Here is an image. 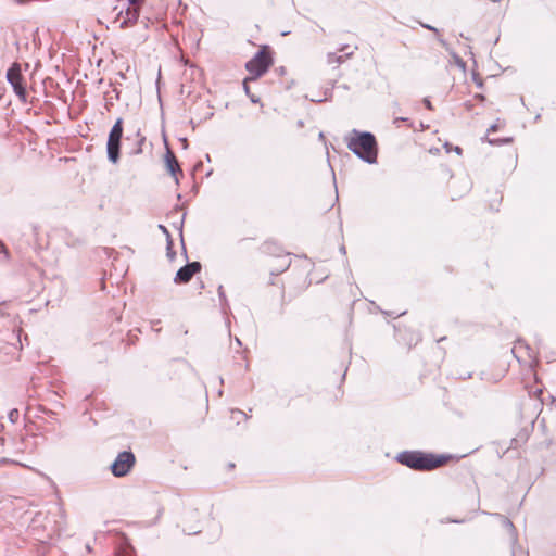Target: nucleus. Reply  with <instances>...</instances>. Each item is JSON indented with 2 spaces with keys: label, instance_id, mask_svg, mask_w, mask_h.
<instances>
[{
  "label": "nucleus",
  "instance_id": "nucleus-1",
  "mask_svg": "<svg viewBox=\"0 0 556 556\" xmlns=\"http://www.w3.org/2000/svg\"><path fill=\"white\" fill-rule=\"evenodd\" d=\"M451 455L425 453L421 451H403L395 457L400 464L417 471H429L445 465Z\"/></svg>",
  "mask_w": 556,
  "mask_h": 556
},
{
  "label": "nucleus",
  "instance_id": "nucleus-2",
  "mask_svg": "<svg viewBox=\"0 0 556 556\" xmlns=\"http://www.w3.org/2000/svg\"><path fill=\"white\" fill-rule=\"evenodd\" d=\"M345 140L349 150L358 159L367 164L377 163L378 144L372 132L353 129L350 136L345 137Z\"/></svg>",
  "mask_w": 556,
  "mask_h": 556
},
{
  "label": "nucleus",
  "instance_id": "nucleus-3",
  "mask_svg": "<svg viewBox=\"0 0 556 556\" xmlns=\"http://www.w3.org/2000/svg\"><path fill=\"white\" fill-rule=\"evenodd\" d=\"M273 56L270 49L265 46L260 49L254 56L245 63V70L251 74L252 80L258 79L271 66Z\"/></svg>",
  "mask_w": 556,
  "mask_h": 556
},
{
  "label": "nucleus",
  "instance_id": "nucleus-4",
  "mask_svg": "<svg viewBox=\"0 0 556 556\" xmlns=\"http://www.w3.org/2000/svg\"><path fill=\"white\" fill-rule=\"evenodd\" d=\"M123 132V118L118 117L112 126L106 141L108 160L113 164H116L121 157V144Z\"/></svg>",
  "mask_w": 556,
  "mask_h": 556
},
{
  "label": "nucleus",
  "instance_id": "nucleus-5",
  "mask_svg": "<svg viewBox=\"0 0 556 556\" xmlns=\"http://www.w3.org/2000/svg\"><path fill=\"white\" fill-rule=\"evenodd\" d=\"M136 464L135 454L131 451L119 452L110 466L112 475L116 478L127 476Z\"/></svg>",
  "mask_w": 556,
  "mask_h": 556
},
{
  "label": "nucleus",
  "instance_id": "nucleus-6",
  "mask_svg": "<svg viewBox=\"0 0 556 556\" xmlns=\"http://www.w3.org/2000/svg\"><path fill=\"white\" fill-rule=\"evenodd\" d=\"M7 80L21 101L26 102L27 90L22 75L21 65L14 62L7 72Z\"/></svg>",
  "mask_w": 556,
  "mask_h": 556
},
{
  "label": "nucleus",
  "instance_id": "nucleus-7",
  "mask_svg": "<svg viewBox=\"0 0 556 556\" xmlns=\"http://www.w3.org/2000/svg\"><path fill=\"white\" fill-rule=\"evenodd\" d=\"M201 268L202 265L198 261L187 263L177 270L174 282L177 285L189 282L197 273H200Z\"/></svg>",
  "mask_w": 556,
  "mask_h": 556
},
{
  "label": "nucleus",
  "instance_id": "nucleus-8",
  "mask_svg": "<svg viewBox=\"0 0 556 556\" xmlns=\"http://www.w3.org/2000/svg\"><path fill=\"white\" fill-rule=\"evenodd\" d=\"M139 17V8L127 7L124 11H121L116 17V22H119V28H127L132 26Z\"/></svg>",
  "mask_w": 556,
  "mask_h": 556
},
{
  "label": "nucleus",
  "instance_id": "nucleus-9",
  "mask_svg": "<svg viewBox=\"0 0 556 556\" xmlns=\"http://www.w3.org/2000/svg\"><path fill=\"white\" fill-rule=\"evenodd\" d=\"M165 165L168 173L175 178L176 184H178L179 180L177 174L182 175V170L175 154L169 149H167L165 154Z\"/></svg>",
  "mask_w": 556,
  "mask_h": 556
},
{
  "label": "nucleus",
  "instance_id": "nucleus-10",
  "mask_svg": "<svg viewBox=\"0 0 556 556\" xmlns=\"http://www.w3.org/2000/svg\"><path fill=\"white\" fill-rule=\"evenodd\" d=\"M495 516L497 518H500L502 526L509 532L511 540L515 543L517 541V534H516V528H515L514 523L511 522V520L503 515H500V514H495Z\"/></svg>",
  "mask_w": 556,
  "mask_h": 556
},
{
  "label": "nucleus",
  "instance_id": "nucleus-11",
  "mask_svg": "<svg viewBox=\"0 0 556 556\" xmlns=\"http://www.w3.org/2000/svg\"><path fill=\"white\" fill-rule=\"evenodd\" d=\"M353 51L345 52L343 55H338L334 52L327 53V63L328 64H342L346 59L351 58L353 55Z\"/></svg>",
  "mask_w": 556,
  "mask_h": 556
},
{
  "label": "nucleus",
  "instance_id": "nucleus-12",
  "mask_svg": "<svg viewBox=\"0 0 556 556\" xmlns=\"http://www.w3.org/2000/svg\"><path fill=\"white\" fill-rule=\"evenodd\" d=\"M251 79L250 78H245L243 80V89H244V92L245 94L250 98L251 102L253 103H258L260 102V98L257 96H255L254 93H252V91H250V88H249V85L248 83L250 81Z\"/></svg>",
  "mask_w": 556,
  "mask_h": 556
},
{
  "label": "nucleus",
  "instance_id": "nucleus-13",
  "mask_svg": "<svg viewBox=\"0 0 556 556\" xmlns=\"http://www.w3.org/2000/svg\"><path fill=\"white\" fill-rule=\"evenodd\" d=\"M166 254H167V257L172 261L174 260L176 253L175 251L173 250V240H166Z\"/></svg>",
  "mask_w": 556,
  "mask_h": 556
},
{
  "label": "nucleus",
  "instance_id": "nucleus-14",
  "mask_svg": "<svg viewBox=\"0 0 556 556\" xmlns=\"http://www.w3.org/2000/svg\"><path fill=\"white\" fill-rule=\"evenodd\" d=\"M405 122L409 127H413V122H410L407 117H395L393 119V124L399 127L400 123Z\"/></svg>",
  "mask_w": 556,
  "mask_h": 556
},
{
  "label": "nucleus",
  "instance_id": "nucleus-15",
  "mask_svg": "<svg viewBox=\"0 0 556 556\" xmlns=\"http://www.w3.org/2000/svg\"><path fill=\"white\" fill-rule=\"evenodd\" d=\"M489 142L491 144H497V143H509L511 142V138H505V139H501V140H497V139H490Z\"/></svg>",
  "mask_w": 556,
  "mask_h": 556
},
{
  "label": "nucleus",
  "instance_id": "nucleus-16",
  "mask_svg": "<svg viewBox=\"0 0 556 556\" xmlns=\"http://www.w3.org/2000/svg\"><path fill=\"white\" fill-rule=\"evenodd\" d=\"M159 229L161 230V232H163L166 236V240H170L172 239L168 229L164 225L160 224L159 225Z\"/></svg>",
  "mask_w": 556,
  "mask_h": 556
},
{
  "label": "nucleus",
  "instance_id": "nucleus-17",
  "mask_svg": "<svg viewBox=\"0 0 556 556\" xmlns=\"http://www.w3.org/2000/svg\"><path fill=\"white\" fill-rule=\"evenodd\" d=\"M218 296H219L223 305H224V303H227L226 295H225V292H224V289L222 286H219V288H218Z\"/></svg>",
  "mask_w": 556,
  "mask_h": 556
},
{
  "label": "nucleus",
  "instance_id": "nucleus-18",
  "mask_svg": "<svg viewBox=\"0 0 556 556\" xmlns=\"http://www.w3.org/2000/svg\"><path fill=\"white\" fill-rule=\"evenodd\" d=\"M231 415H232L233 419L236 418V415H240V416H242L245 419L248 418V415L244 412L240 410V409H232L231 410Z\"/></svg>",
  "mask_w": 556,
  "mask_h": 556
},
{
  "label": "nucleus",
  "instance_id": "nucleus-19",
  "mask_svg": "<svg viewBox=\"0 0 556 556\" xmlns=\"http://www.w3.org/2000/svg\"><path fill=\"white\" fill-rule=\"evenodd\" d=\"M18 417V410L17 409H12L10 413H9V418L12 422H14L16 420V418Z\"/></svg>",
  "mask_w": 556,
  "mask_h": 556
},
{
  "label": "nucleus",
  "instance_id": "nucleus-20",
  "mask_svg": "<svg viewBox=\"0 0 556 556\" xmlns=\"http://www.w3.org/2000/svg\"><path fill=\"white\" fill-rule=\"evenodd\" d=\"M422 103H424V105H425L428 110H433L432 103H431V101L429 100V98H425V99L422 100Z\"/></svg>",
  "mask_w": 556,
  "mask_h": 556
},
{
  "label": "nucleus",
  "instance_id": "nucleus-21",
  "mask_svg": "<svg viewBox=\"0 0 556 556\" xmlns=\"http://www.w3.org/2000/svg\"><path fill=\"white\" fill-rule=\"evenodd\" d=\"M129 5L128 7H137L139 8L140 0H128Z\"/></svg>",
  "mask_w": 556,
  "mask_h": 556
},
{
  "label": "nucleus",
  "instance_id": "nucleus-22",
  "mask_svg": "<svg viewBox=\"0 0 556 556\" xmlns=\"http://www.w3.org/2000/svg\"><path fill=\"white\" fill-rule=\"evenodd\" d=\"M421 26H422L424 28H427V29H429V30L433 31V33H438V29H437L435 27H433V26L429 25V24H421Z\"/></svg>",
  "mask_w": 556,
  "mask_h": 556
},
{
  "label": "nucleus",
  "instance_id": "nucleus-23",
  "mask_svg": "<svg viewBox=\"0 0 556 556\" xmlns=\"http://www.w3.org/2000/svg\"><path fill=\"white\" fill-rule=\"evenodd\" d=\"M498 129V126L497 124H493L490 126V128L488 129L489 132H494Z\"/></svg>",
  "mask_w": 556,
  "mask_h": 556
},
{
  "label": "nucleus",
  "instance_id": "nucleus-24",
  "mask_svg": "<svg viewBox=\"0 0 556 556\" xmlns=\"http://www.w3.org/2000/svg\"><path fill=\"white\" fill-rule=\"evenodd\" d=\"M180 141H181L182 148L187 149L188 148V140H187V138H181Z\"/></svg>",
  "mask_w": 556,
  "mask_h": 556
},
{
  "label": "nucleus",
  "instance_id": "nucleus-25",
  "mask_svg": "<svg viewBox=\"0 0 556 556\" xmlns=\"http://www.w3.org/2000/svg\"><path fill=\"white\" fill-rule=\"evenodd\" d=\"M453 150H454V152H455V153H457L458 155H460V154H462V152H463V149H462L460 147H458V146L454 147V149H453Z\"/></svg>",
  "mask_w": 556,
  "mask_h": 556
},
{
  "label": "nucleus",
  "instance_id": "nucleus-26",
  "mask_svg": "<svg viewBox=\"0 0 556 556\" xmlns=\"http://www.w3.org/2000/svg\"><path fill=\"white\" fill-rule=\"evenodd\" d=\"M185 216H186V213L182 215V218H181L180 224H179V231H180V235L182 233V225H184Z\"/></svg>",
  "mask_w": 556,
  "mask_h": 556
},
{
  "label": "nucleus",
  "instance_id": "nucleus-27",
  "mask_svg": "<svg viewBox=\"0 0 556 556\" xmlns=\"http://www.w3.org/2000/svg\"><path fill=\"white\" fill-rule=\"evenodd\" d=\"M277 71L282 75L285 74L286 68L283 66H280L279 68H277Z\"/></svg>",
  "mask_w": 556,
  "mask_h": 556
},
{
  "label": "nucleus",
  "instance_id": "nucleus-28",
  "mask_svg": "<svg viewBox=\"0 0 556 556\" xmlns=\"http://www.w3.org/2000/svg\"><path fill=\"white\" fill-rule=\"evenodd\" d=\"M16 3L18 4H24L26 3L28 0H14Z\"/></svg>",
  "mask_w": 556,
  "mask_h": 556
},
{
  "label": "nucleus",
  "instance_id": "nucleus-29",
  "mask_svg": "<svg viewBox=\"0 0 556 556\" xmlns=\"http://www.w3.org/2000/svg\"><path fill=\"white\" fill-rule=\"evenodd\" d=\"M346 49H348V46H346V45H344V46H342V47L339 49V51H340V52H345V50H346Z\"/></svg>",
  "mask_w": 556,
  "mask_h": 556
},
{
  "label": "nucleus",
  "instance_id": "nucleus-30",
  "mask_svg": "<svg viewBox=\"0 0 556 556\" xmlns=\"http://www.w3.org/2000/svg\"><path fill=\"white\" fill-rule=\"evenodd\" d=\"M340 251H341V253L345 254V252H346V251H345V247H344V245H342V247L340 248Z\"/></svg>",
  "mask_w": 556,
  "mask_h": 556
},
{
  "label": "nucleus",
  "instance_id": "nucleus-31",
  "mask_svg": "<svg viewBox=\"0 0 556 556\" xmlns=\"http://www.w3.org/2000/svg\"><path fill=\"white\" fill-rule=\"evenodd\" d=\"M236 343L240 346L242 343L239 338H236Z\"/></svg>",
  "mask_w": 556,
  "mask_h": 556
},
{
  "label": "nucleus",
  "instance_id": "nucleus-32",
  "mask_svg": "<svg viewBox=\"0 0 556 556\" xmlns=\"http://www.w3.org/2000/svg\"><path fill=\"white\" fill-rule=\"evenodd\" d=\"M144 141V137H141L139 142L142 143Z\"/></svg>",
  "mask_w": 556,
  "mask_h": 556
},
{
  "label": "nucleus",
  "instance_id": "nucleus-33",
  "mask_svg": "<svg viewBox=\"0 0 556 556\" xmlns=\"http://www.w3.org/2000/svg\"><path fill=\"white\" fill-rule=\"evenodd\" d=\"M323 138H324V134H323V132H320V134H319V139H323Z\"/></svg>",
  "mask_w": 556,
  "mask_h": 556
}]
</instances>
